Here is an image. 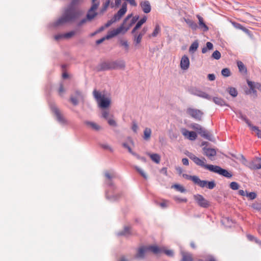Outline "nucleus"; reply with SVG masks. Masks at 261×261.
I'll return each mask as SVG.
<instances>
[{
	"label": "nucleus",
	"instance_id": "1",
	"mask_svg": "<svg viewBox=\"0 0 261 261\" xmlns=\"http://www.w3.org/2000/svg\"><path fill=\"white\" fill-rule=\"evenodd\" d=\"M80 0H72L70 4L64 10L62 16L55 22V26L74 21L81 14V12L75 8Z\"/></svg>",
	"mask_w": 261,
	"mask_h": 261
},
{
	"label": "nucleus",
	"instance_id": "2",
	"mask_svg": "<svg viewBox=\"0 0 261 261\" xmlns=\"http://www.w3.org/2000/svg\"><path fill=\"white\" fill-rule=\"evenodd\" d=\"M131 15H128L123 20V23L119 28L109 32L106 36L99 40H97L96 42V44H99L101 43L106 39H109L121 33H125L126 32H127L129 28V26L127 28H125L124 27V24L127 21V20L131 17Z\"/></svg>",
	"mask_w": 261,
	"mask_h": 261
},
{
	"label": "nucleus",
	"instance_id": "3",
	"mask_svg": "<svg viewBox=\"0 0 261 261\" xmlns=\"http://www.w3.org/2000/svg\"><path fill=\"white\" fill-rule=\"evenodd\" d=\"M93 95L100 108L103 109L107 108L110 105V99L109 97H106L101 92L94 90L93 91Z\"/></svg>",
	"mask_w": 261,
	"mask_h": 261
},
{
	"label": "nucleus",
	"instance_id": "4",
	"mask_svg": "<svg viewBox=\"0 0 261 261\" xmlns=\"http://www.w3.org/2000/svg\"><path fill=\"white\" fill-rule=\"evenodd\" d=\"M194 198L198 205L200 207L207 208L210 205V202L200 194L194 195Z\"/></svg>",
	"mask_w": 261,
	"mask_h": 261
},
{
	"label": "nucleus",
	"instance_id": "5",
	"mask_svg": "<svg viewBox=\"0 0 261 261\" xmlns=\"http://www.w3.org/2000/svg\"><path fill=\"white\" fill-rule=\"evenodd\" d=\"M186 112L191 117L197 120H200L203 115L200 110L191 108H188Z\"/></svg>",
	"mask_w": 261,
	"mask_h": 261
},
{
	"label": "nucleus",
	"instance_id": "6",
	"mask_svg": "<svg viewBox=\"0 0 261 261\" xmlns=\"http://www.w3.org/2000/svg\"><path fill=\"white\" fill-rule=\"evenodd\" d=\"M51 110L52 112L56 116L57 119L59 122L62 123H65L66 122V120L62 115L61 112L56 106H51Z\"/></svg>",
	"mask_w": 261,
	"mask_h": 261
},
{
	"label": "nucleus",
	"instance_id": "7",
	"mask_svg": "<svg viewBox=\"0 0 261 261\" xmlns=\"http://www.w3.org/2000/svg\"><path fill=\"white\" fill-rule=\"evenodd\" d=\"M98 6V3L92 5L86 15V17L89 19V21H91L97 15V13L96 12V10Z\"/></svg>",
	"mask_w": 261,
	"mask_h": 261
},
{
	"label": "nucleus",
	"instance_id": "8",
	"mask_svg": "<svg viewBox=\"0 0 261 261\" xmlns=\"http://www.w3.org/2000/svg\"><path fill=\"white\" fill-rule=\"evenodd\" d=\"M181 132L182 135L186 139H188L189 140L194 141L196 140L197 137V135L195 132L193 131H189L188 130L185 128H182L181 129Z\"/></svg>",
	"mask_w": 261,
	"mask_h": 261
},
{
	"label": "nucleus",
	"instance_id": "9",
	"mask_svg": "<svg viewBox=\"0 0 261 261\" xmlns=\"http://www.w3.org/2000/svg\"><path fill=\"white\" fill-rule=\"evenodd\" d=\"M182 176L186 179L191 180L199 186H204L205 182L204 181H201V179L197 176H191L187 174H183Z\"/></svg>",
	"mask_w": 261,
	"mask_h": 261
},
{
	"label": "nucleus",
	"instance_id": "10",
	"mask_svg": "<svg viewBox=\"0 0 261 261\" xmlns=\"http://www.w3.org/2000/svg\"><path fill=\"white\" fill-rule=\"evenodd\" d=\"M189 157L197 165L205 169L207 164H205V160L204 158L201 159L194 154H191Z\"/></svg>",
	"mask_w": 261,
	"mask_h": 261
},
{
	"label": "nucleus",
	"instance_id": "11",
	"mask_svg": "<svg viewBox=\"0 0 261 261\" xmlns=\"http://www.w3.org/2000/svg\"><path fill=\"white\" fill-rule=\"evenodd\" d=\"M127 11V4L124 3L122 4L121 8L118 11V12L114 15V18L116 21L119 20L125 14Z\"/></svg>",
	"mask_w": 261,
	"mask_h": 261
},
{
	"label": "nucleus",
	"instance_id": "12",
	"mask_svg": "<svg viewBox=\"0 0 261 261\" xmlns=\"http://www.w3.org/2000/svg\"><path fill=\"white\" fill-rule=\"evenodd\" d=\"M203 150L204 155L206 156L210 160L212 161L214 160V157L216 155V151L215 149L204 147Z\"/></svg>",
	"mask_w": 261,
	"mask_h": 261
},
{
	"label": "nucleus",
	"instance_id": "13",
	"mask_svg": "<svg viewBox=\"0 0 261 261\" xmlns=\"http://www.w3.org/2000/svg\"><path fill=\"white\" fill-rule=\"evenodd\" d=\"M111 66L112 69H123L125 67V63L123 60L112 61Z\"/></svg>",
	"mask_w": 261,
	"mask_h": 261
},
{
	"label": "nucleus",
	"instance_id": "14",
	"mask_svg": "<svg viewBox=\"0 0 261 261\" xmlns=\"http://www.w3.org/2000/svg\"><path fill=\"white\" fill-rule=\"evenodd\" d=\"M180 68L183 70H187L190 66V61L187 56L184 55L182 57L180 63Z\"/></svg>",
	"mask_w": 261,
	"mask_h": 261
},
{
	"label": "nucleus",
	"instance_id": "15",
	"mask_svg": "<svg viewBox=\"0 0 261 261\" xmlns=\"http://www.w3.org/2000/svg\"><path fill=\"white\" fill-rule=\"evenodd\" d=\"M146 246H141L138 249L135 258H143L145 254L148 252V250L146 249Z\"/></svg>",
	"mask_w": 261,
	"mask_h": 261
},
{
	"label": "nucleus",
	"instance_id": "16",
	"mask_svg": "<svg viewBox=\"0 0 261 261\" xmlns=\"http://www.w3.org/2000/svg\"><path fill=\"white\" fill-rule=\"evenodd\" d=\"M84 124L89 128L95 131H98L101 129L100 126L95 122L86 121L84 122Z\"/></svg>",
	"mask_w": 261,
	"mask_h": 261
},
{
	"label": "nucleus",
	"instance_id": "17",
	"mask_svg": "<svg viewBox=\"0 0 261 261\" xmlns=\"http://www.w3.org/2000/svg\"><path fill=\"white\" fill-rule=\"evenodd\" d=\"M250 168L252 169H261V158H257L250 163Z\"/></svg>",
	"mask_w": 261,
	"mask_h": 261
},
{
	"label": "nucleus",
	"instance_id": "18",
	"mask_svg": "<svg viewBox=\"0 0 261 261\" xmlns=\"http://www.w3.org/2000/svg\"><path fill=\"white\" fill-rule=\"evenodd\" d=\"M142 10L145 13H148L151 11V6L148 1H144L140 3Z\"/></svg>",
	"mask_w": 261,
	"mask_h": 261
},
{
	"label": "nucleus",
	"instance_id": "19",
	"mask_svg": "<svg viewBox=\"0 0 261 261\" xmlns=\"http://www.w3.org/2000/svg\"><path fill=\"white\" fill-rule=\"evenodd\" d=\"M146 247H147L146 249H147L148 252L151 251L152 253H153L154 254H157L162 253L163 251V249H162V248L159 247L158 246H157L156 245L149 246H146Z\"/></svg>",
	"mask_w": 261,
	"mask_h": 261
},
{
	"label": "nucleus",
	"instance_id": "20",
	"mask_svg": "<svg viewBox=\"0 0 261 261\" xmlns=\"http://www.w3.org/2000/svg\"><path fill=\"white\" fill-rule=\"evenodd\" d=\"M221 168L218 166L207 164L205 168L206 169L208 170L211 172L216 173L218 174H219V172H220Z\"/></svg>",
	"mask_w": 261,
	"mask_h": 261
},
{
	"label": "nucleus",
	"instance_id": "21",
	"mask_svg": "<svg viewBox=\"0 0 261 261\" xmlns=\"http://www.w3.org/2000/svg\"><path fill=\"white\" fill-rule=\"evenodd\" d=\"M213 101L217 105L220 106H227L225 101L221 98L218 97H214L213 98Z\"/></svg>",
	"mask_w": 261,
	"mask_h": 261
},
{
	"label": "nucleus",
	"instance_id": "22",
	"mask_svg": "<svg viewBox=\"0 0 261 261\" xmlns=\"http://www.w3.org/2000/svg\"><path fill=\"white\" fill-rule=\"evenodd\" d=\"M201 181H204L205 182L204 186H200L201 188L207 187L209 189H213L216 186V184L214 181H207L206 180H201Z\"/></svg>",
	"mask_w": 261,
	"mask_h": 261
},
{
	"label": "nucleus",
	"instance_id": "23",
	"mask_svg": "<svg viewBox=\"0 0 261 261\" xmlns=\"http://www.w3.org/2000/svg\"><path fill=\"white\" fill-rule=\"evenodd\" d=\"M148 155L150 156V159L156 164H159L160 162L161 157L157 153H148Z\"/></svg>",
	"mask_w": 261,
	"mask_h": 261
},
{
	"label": "nucleus",
	"instance_id": "24",
	"mask_svg": "<svg viewBox=\"0 0 261 261\" xmlns=\"http://www.w3.org/2000/svg\"><path fill=\"white\" fill-rule=\"evenodd\" d=\"M185 21L192 30H196L197 29V25L193 20L189 19H185Z\"/></svg>",
	"mask_w": 261,
	"mask_h": 261
},
{
	"label": "nucleus",
	"instance_id": "25",
	"mask_svg": "<svg viewBox=\"0 0 261 261\" xmlns=\"http://www.w3.org/2000/svg\"><path fill=\"white\" fill-rule=\"evenodd\" d=\"M198 20H199V24L200 28H203V30L204 31H206L208 30V28L207 25L204 23L202 17H201L199 15L197 16Z\"/></svg>",
	"mask_w": 261,
	"mask_h": 261
},
{
	"label": "nucleus",
	"instance_id": "26",
	"mask_svg": "<svg viewBox=\"0 0 261 261\" xmlns=\"http://www.w3.org/2000/svg\"><path fill=\"white\" fill-rule=\"evenodd\" d=\"M161 32V27L159 24H156L154 30L151 35L149 36V37H155Z\"/></svg>",
	"mask_w": 261,
	"mask_h": 261
},
{
	"label": "nucleus",
	"instance_id": "27",
	"mask_svg": "<svg viewBox=\"0 0 261 261\" xmlns=\"http://www.w3.org/2000/svg\"><path fill=\"white\" fill-rule=\"evenodd\" d=\"M237 65L239 68L240 72L243 73H246L247 68H246L245 66L244 65L242 62L238 61L237 62Z\"/></svg>",
	"mask_w": 261,
	"mask_h": 261
},
{
	"label": "nucleus",
	"instance_id": "28",
	"mask_svg": "<svg viewBox=\"0 0 261 261\" xmlns=\"http://www.w3.org/2000/svg\"><path fill=\"white\" fill-rule=\"evenodd\" d=\"M132 34L134 35V41L136 45L139 44L141 42L142 36L137 33L136 32Z\"/></svg>",
	"mask_w": 261,
	"mask_h": 261
},
{
	"label": "nucleus",
	"instance_id": "29",
	"mask_svg": "<svg viewBox=\"0 0 261 261\" xmlns=\"http://www.w3.org/2000/svg\"><path fill=\"white\" fill-rule=\"evenodd\" d=\"M151 130L149 128H146L144 130V139L145 140H148L151 136Z\"/></svg>",
	"mask_w": 261,
	"mask_h": 261
},
{
	"label": "nucleus",
	"instance_id": "30",
	"mask_svg": "<svg viewBox=\"0 0 261 261\" xmlns=\"http://www.w3.org/2000/svg\"><path fill=\"white\" fill-rule=\"evenodd\" d=\"M193 258L192 255L187 253H182L181 261H192Z\"/></svg>",
	"mask_w": 261,
	"mask_h": 261
},
{
	"label": "nucleus",
	"instance_id": "31",
	"mask_svg": "<svg viewBox=\"0 0 261 261\" xmlns=\"http://www.w3.org/2000/svg\"><path fill=\"white\" fill-rule=\"evenodd\" d=\"M112 62H104L101 65V69L103 70L112 69L111 68Z\"/></svg>",
	"mask_w": 261,
	"mask_h": 261
},
{
	"label": "nucleus",
	"instance_id": "32",
	"mask_svg": "<svg viewBox=\"0 0 261 261\" xmlns=\"http://www.w3.org/2000/svg\"><path fill=\"white\" fill-rule=\"evenodd\" d=\"M198 47V43L197 41H194L190 46L189 48V51L194 53L196 51Z\"/></svg>",
	"mask_w": 261,
	"mask_h": 261
},
{
	"label": "nucleus",
	"instance_id": "33",
	"mask_svg": "<svg viewBox=\"0 0 261 261\" xmlns=\"http://www.w3.org/2000/svg\"><path fill=\"white\" fill-rule=\"evenodd\" d=\"M220 171V172H219V174L220 175H223L227 178H230L232 176V174L225 169L221 168Z\"/></svg>",
	"mask_w": 261,
	"mask_h": 261
},
{
	"label": "nucleus",
	"instance_id": "34",
	"mask_svg": "<svg viewBox=\"0 0 261 261\" xmlns=\"http://www.w3.org/2000/svg\"><path fill=\"white\" fill-rule=\"evenodd\" d=\"M228 92L230 95L233 97H236L238 95V92L236 88L230 87L228 89Z\"/></svg>",
	"mask_w": 261,
	"mask_h": 261
},
{
	"label": "nucleus",
	"instance_id": "35",
	"mask_svg": "<svg viewBox=\"0 0 261 261\" xmlns=\"http://www.w3.org/2000/svg\"><path fill=\"white\" fill-rule=\"evenodd\" d=\"M252 131H254L256 133V135L259 138H261V130H260L258 127L255 126H251L250 128Z\"/></svg>",
	"mask_w": 261,
	"mask_h": 261
},
{
	"label": "nucleus",
	"instance_id": "36",
	"mask_svg": "<svg viewBox=\"0 0 261 261\" xmlns=\"http://www.w3.org/2000/svg\"><path fill=\"white\" fill-rule=\"evenodd\" d=\"M135 168L141 174V175L143 178H144L145 179H147V176L146 174L144 172V171L142 169H141L140 168H139L138 166H135Z\"/></svg>",
	"mask_w": 261,
	"mask_h": 261
},
{
	"label": "nucleus",
	"instance_id": "37",
	"mask_svg": "<svg viewBox=\"0 0 261 261\" xmlns=\"http://www.w3.org/2000/svg\"><path fill=\"white\" fill-rule=\"evenodd\" d=\"M191 127L197 131L200 132L202 130V127L198 124L193 123L191 124Z\"/></svg>",
	"mask_w": 261,
	"mask_h": 261
},
{
	"label": "nucleus",
	"instance_id": "38",
	"mask_svg": "<svg viewBox=\"0 0 261 261\" xmlns=\"http://www.w3.org/2000/svg\"><path fill=\"white\" fill-rule=\"evenodd\" d=\"M247 83L250 89L252 91L253 93L255 94H256L257 92L255 90L256 87H254V85H255V83L251 81H248Z\"/></svg>",
	"mask_w": 261,
	"mask_h": 261
},
{
	"label": "nucleus",
	"instance_id": "39",
	"mask_svg": "<svg viewBox=\"0 0 261 261\" xmlns=\"http://www.w3.org/2000/svg\"><path fill=\"white\" fill-rule=\"evenodd\" d=\"M221 73L224 77H228L230 75V70L227 68L223 69L221 71Z\"/></svg>",
	"mask_w": 261,
	"mask_h": 261
},
{
	"label": "nucleus",
	"instance_id": "40",
	"mask_svg": "<svg viewBox=\"0 0 261 261\" xmlns=\"http://www.w3.org/2000/svg\"><path fill=\"white\" fill-rule=\"evenodd\" d=\"M221 53L218 50H215L212 55V57L216 60L220 59L221 58Z\"/></svg>",
	"mask_w": 261,
	"mask_h": 261
},
{
	"label": "nucleus",
	"instance_id": "41",
	"mask_svg": "<svg viewBox=\"0 0 261 261\" xmlns=\"http://www.w3.org/2000/svg\"><path fill=\"white\" fill-rule=\"evenodd\" d=\"M229 186L230 188L233 190H238L240 187V185H239V184L236 181L231 182Z\"/></svg>",
	"mask_w": 261,
	"mask_h": 261
},
{
	"label": "nucleus",
	"instance_id": "42",
	"mask_svg": "<svg viewBox=\"0 0 261 261\" xmlns=\"http://www.w3.org/2000/svg\"><path fill=\"white\" fill-rule=\"evenodd\" d=\"M110 0H108L106 2V3L105 4H103L102 7L100 10L101 13H103L107 10L108 7H109V6L110 5Z\"/></svg>",
	"mask_w": 261,
	"mask_h": 261
},
{
	"label": "nucleus",
	"instance_id": "43",
	"mask_svg": "<svg viewBox=\"0 0 261 261\" xmlns=\"http://www.w3.org/2000/svg\"><path fill=\"white\" fill-rule=\"evenodd\" d=\"M110 0H108L106 2V3L105 4H103L102 7L100 10L101 13H103L107 10L108 7H109V6L110 5Z\"/></svg>",
	"mask_w": 261,
	"mask_h": 261
},
{
	"label": "nucleus",
	"instance_id": "44",
	"mask_svg": "<svg viewBox=\"0 0 261 261\" xmlns=\"http://www.w3.org/2000/svg\"><path fill=\"white\" fill-rule=\"evenodd\" d=\"M110 0H108L106 2V3L105 4H103L102 7L100 10L101 13H103L107 10L108 7H109V6L110 5Z\"/></svg>",
	"mask_w": 261,
	"mask_h": 261
},
{
	"label": "nucleus",
	"instance_id": "45",
	"mask_svg": "<svg viewBox=\"0 0 261 261\" xmlns=\"http://www.w3.org/2000/svg\"><path fill=\"white\" fill-rule=\"evenodd\" d=\"M143 22L141 21V20H139L137 23V24H136L135 27L134 28V29H133L132 31V33H135L140 28V27H141V25L143 24Z\"/></svg>",
	"mask_w": 261,
	"mask_h": 261
},
{
	"label": "nucleus",
	"instance_id": "46",
	"mask_svg": "<svg viewBox=\"0 0 261 261\" xmlns=\"http://www.w3.org/2000/svg\"><path fill=\"white\" fill-rule=\"evenodd\" d=\"M143 22L141 21V20H139L137 23V24H136L135 27L134 28V29H133L132 31V33H135L140 28V27H141V25L143 24Z\"/></svg>",
	"mask_w": 261,
	"mask_h": 261
},
{
	"label": "nucleus",
	"instance_id": "47",
	"mask_svg": "<svg viewBox=\"0 0 261 261\" xmlns=\"http://www.w3.org/2000/svg\"><path fill=\"white\" fill-rule=\"evenodd\" d=\"M173 187L176 190H177L181 193H184L186 191V189L184 188V187L180 185H174Z\"/></svg>",
	"mask_w": 261,
	"mask_h": 261
},
{
	"label": "nucleus",
	"instance_id": "48",
	"mask_svg": "<svg viewBox=\"0 0 261 261\" xmlns=\"http://www.w3.org/2000/svg\"><path fill=\"white\" fill-rule=\"evenodd\" d=\"M76 33V32L74 31H72L67 33L64 34V38H70L73 36Z\"/></svg>",
	"mask_w": 261,
	"mask_h": 261
},
{
	"label": "nucleus",
	"instance_id": "49",
	"mask_svg": "<svg viewBox=\"0 0 261 261\" xmlns=\"http://www.w3.org/2000/svg\"><path fill=\"white\" fill-rule=\"evenodd\" d=\"M247 238L250 241H255L256 243H258L259 244H261V242L258 240V239H257L256 238H255L254 236H252V235H250V234H248L247 236Z\"/></svg>",
	"mask_w": 261,
	"mask_h": 261
},
{
	"label": "nucleus",
	"instance_id": "50",
	"mask_svg": "<svg viewBox=\"0 0 261 261\" xmlns=\"http://www.w3.org/2000/svg\"><path fill=\"white\" fill-rule=\"evenodd\" d=\"M199 133L204 138L209 139L210 135L208 133L202 128V130L199 132Z\"/></svg>",
	"mask_w": 261,
	"mask_h": 261
},
{
	"label": "nucleus",
	"instance_id": "51",
	"mask_svg": "<svg viewBox=\"0 0 261 261\" xmlns=\"http://www.w3.org/2000/svg\"><path fill=\"white\" fill-rule=\"evenodd\" d=\"M100 146L104 149L109 150L111 152L113 151L112 147L108 144H100Z\"/></svg>",
	"mask_w": 261,
	"mask_h": 261
},
{
	"label": "nucleus",
	"instance_id": "52",
	"mask_svg": "<svg viewBox=\"0 0 261 261\" xmlns=\"http://www.w3.org/2000/svg\"><path fill=\"white\" fill-rule=\"evenodd\" d=\"M106 177L109 179L111 180L112 178L114 177V174L113 173H111L109 171H106L105 173Z\"/></svg>",
	"mask_w": 261,
	"mask_h": 261
},
{
	"label": "nucleus",
	"instance_id": "53",
	"mask_svg": "<svg viewBox=\"0 0 261 261\" xmlns=\"http://www.w3.org/2000/svg\"><path fill=\"white\" fill-rule=\"evenodd\" d=\"M246 196L250 200H253L256 197V194L254 192H250L249 193H247Z\"/></svg>",
	"mask_w": 261,
	"mask_h": 261
},
{
	"label": "nucleus",
	"instance_id": "54",
	"mask_svg": "<svg viewBox=\"0 0 261 261\" xmlns=\"http://www.w3.org/2000/svg\"><path fill=\"white\" fill-rule=\"evenodd\" d=\"M87 22H89V19H88V18L86 17V18H83V19H82L78 23H77V25L79 27H80V26H82L83 25V24H84L85 23H86Z\"/></svg>",
	"mask_w": 261,
	"mask_h": 261
},
{
	"label": "nucleus",
	"instance_id": "55",
	"mask_svg": "<svg viewBox=\"0 0 261 261\" xmlns=\"http://www.w3.org/2000/svg\"><path fill=\"white\" fill-rule=\"evenodd\" d=\"M241 118L248 124V125L251 128L253 125L251 124L250 121L244 116L242 115Z\"/></svg>",
	"mask_w": 261,
	"mask_h": 261
},
{
	"label": "nucleus",
	"instance_id": "56",
	"mask_svg": "<svg viewBox=\"0 0 261 261\" xmlns=\"http://www.w3.org/2000/svg\"><path fill=\"white\" fill-rule=\"evenodd\" d=\"M59 94L60 96H63V94L65 92V89L63 84H60V87L58 90Z\"/></svg>",
	"mask_w": 261,
	"mask_h": 261
},
{
	"label": "nucleus",
	"instance_id": "57",
	"mask_svg": "<svg viewBox=\"0 0 261 261\" xmlns=\"http://www.w3.org/2000/svg\"><path fill=\"white\" fill-rule=\"evenodd\" d=\"M120 44L122 46H124L126 49V51H128V44L127 43V41H121Z\"/></svg>",
	"mask_w": 261,
	"mask_h": 261
},
{
	"label": "nucleus",
	"instance_id": "58",
	"mask_svg": "<svg viewBox=\"0 0 261 261\" xmlns=\"http://www.w3.org/2000/svg\"><path fill=\"white\" fill-rule=\"evenodd\" d=\"M117 21L116 20H115V19L113 17L110 20H109L106 24H105V27L106 28H108L109 27H110L113 23Z\"/></svg>",
	"mask_w": 261,
	"mask_h": 261
},
{
	"label": "nucleus",
	"instance_id": "59",
	"mask_svg": "<svg viewBox=\"0 0 261 261\" xmlns=\"http://www.w3.org/2000/svg\"><path fill=\"white\" fill-rule=\"evenodd\" d=\"M163 252H164L166 255L168 256H172L173 255V252L171 250H163Z\"/></svg>",
	"mask_w": 261,
	"mask_h": 261
},
{
	"label": "nucleus",
	"instance_id": "60",
	"mask_svg": "<svg viewBox=\"0 0 261 261\" xmlns=\"http://www.w3.org/2000/svg\"><path fill=\"white\" fill-rule=\"evenodd\" d=\"M108 123L109 124V125H110L111 126H116L117 125L116 122H115V121L114 119H108Z\"/></svg>",
	"mask_w": 261,
	"mask_h": 261
},
{
	"label": "nucleus",
	"instance_id": "61",
	"mask_svg": "<svg viewBox=\"0 0 261 261\" xmlns=\"http://www.w3.org/2000/svg\"><path fill=\"white\" fill-rule=\"evenodd\" d=\"M129 228L126 227L123 231L119 233L120 235H125L129 232Z\"/></svg>",
	"mask_w": 261,
	"mask_h": 261
},
{
	"label": "nucleus",
	"instance_id": "62",
	"mask_svg": "<svg viewBox=\"0 0 261 261\" xmlns=\"http://www.w3.org/2000/svg\"><path fill=\"white\" fill-rule=\"evenodd\" d=\"M199 96H200V97L206 98V99H210V96H209V95H208L207 94H206L205 92H201V93L200 94H199Z\"/></svg>",
	"mask_w": 261,
	"mask_h": 261
},
{
	"label": "nucleus",
	"instance_id": "63",
	"mask_svg": "<svg viewBox=\"0 0 261 261\" xmlns=\"http://www.w3.org/2000/svg\"><path fill=\"white\" fill-rule=\"evenodd\" d=\"M147 30H148L147 27H145L143 28V29L142 30V31L140 32V33L139 34L143 37V36H144L146 33Z\"/></svg>",
	"mask_w": 261,
	"mask_h": 261
},
{
	"label": "nucleus",
	"instance_id": "64",
	"mask_svg": "<svg viewBox=\"0 0 261 261\" xmlns=\"http://www.w3.org/2000/svg\"><path fill=\"white\" fill-rule=\"evenodd\" d=\"M168 201L164 200L162 202L160 203V205L163 208L166 207L168 205Z\"/></svg>",
	"mask_w": 261,
	"mask_h": 261
}]
</instances>
